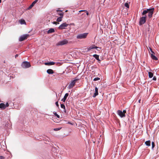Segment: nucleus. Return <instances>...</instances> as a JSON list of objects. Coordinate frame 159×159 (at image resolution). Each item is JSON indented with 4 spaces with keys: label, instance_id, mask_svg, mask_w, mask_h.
<instances>
[{
    "label": "nucleus",
    "instance_id": "1",
    "mask_svg": "<svg viewBox=\"0 0 159 159\" xmlns=\"http://www.w3.org/2000/svg\"><path fill=\"white\" fill-rule=\"evenodd\" d=\"M154 10V8H153L151 9H147V10H144L142 12V15L143 16H144L148 13V17L149 18H150L152 16Z\"/></svg>",
    "mask_w": 159,
    "mask_h": 159
},
{
    "label": "nucleus",
    "instance_id": "2",
    "mask_svg": "<svg viewBox=\"0 0 159 159\" xmlns=\"http://www.w3.org/2000/svg\"><path fill=\"white\" fill-rule=\"evenodd\" d=\"M126 113V110H124L123 111L120 110H119L117 111V114L121 118L125 117V113Z\"/></svg>",
    "mask_w": 159,
    "mask_h": 159
},
{
    "label": "nucleus",
    "instance_id": "3",
    "mask_svg": "<svg viewBox=\"0 0 159 159\" xmlns=\"http://www.w3.org/2000/svg\"><path fill=\"white\" fill-rule=\"evenodd\" d=\"M88 34V33H84L78 34L76 37L77 39H84L86 38Z\"/></svg>",
    "mask_w": 159,
    "mask_h": 159
},
{
    "label": "nucleus",
    "instance_id": "4",
    "mask_svg": "<svg viewBox=\"0 0 159 159\" xmlns=\"http://www.w3.org/2000/svg\"><path fill=\"white\" fill-rule=\"evenodd\" d=\"M79 80L78 79H75L72 81L69 84L68 88L69 89L72 88L75 85L76 82Z\"/></svg>",
    "mask_w": 159,
    "mask_h": 159
},
{
    "label": "nucleus",
    "instance_id": "5",
    "mask_svg": "<svg viewBox=\"0 0 159 159\" xmlns=\"http://www.w3.org/2000/svg\"><path fill=\"white\" fill-rule=\"evenodd\" d=\"M68 43V41L66 39L58 42L57 44V46H61L67 44Z\"/></svg>",
    "mask_w": 159,
    "mask_h": 159
},
{
    "label": "nucleus",
    "instance_id": "6",
    "mask_svg": "<svg viewBox=\"0 0 159 159\" xmlns=\"http://www.w3.org/2000/svg\"><path fill=\"white\" fill-rule=\"evenodd\" d=\"M21 66L23 68H26L30 67L31 66V65L29 62L26 61L22 62Z\"/></svg>",
    "mask_w": 159,
    "mask_h": 159
},
{
    "label": "nucleus",
    "instance_id": "7",
    "mask_svg": "<svg viewBox=\"0 0 159 159\" xmlns=\"http://www.w3.org/2000/svg\"><path fill=\"white\" fill-rule=\"evenodd\" d=\"M146 15H145V16H144L140 18L139 22L140 25H142L143 24L146 22Z\"/></svg>",
    "mask_w": 159,
    "mask_h": 159
},
{
    "label": "nucleus",
    "instance_id": "8",
    "mask_svg": "<svg viewBox=\"0 0 159 159\" xmlns=\"http://www.w3.org/2000/svg\"><path fill=\"white\" fill-rule=\"evenodd\" d=\"M29 36L28 34H25L21 36L19 38V41H22L26 39Z\"/></svg>",
    "mask_w": 159,
    "mask_h": 159
},
{
    "label": "nucleus",
    "instance_id": "9",
    "mask_svg": "<svg viewBox=\"0 0 159 159\" xmlns=\"http://www.w3.org/2000/svg\"><path fill=\"white\" fill-rule=\"evenodd\" d=\"M68 25V24L64 23L61 24L59 27L58 28L60 30H62L65 29L66 27H67Z\"/></svg>",
    "mask_w": 159,
    "mask_h": 159
},
{
    "label": "nucleus",
    "instance_id": "10",
    "mask_svg": "<svg viewBox=\"0 0 159 159\" xmlns=\"http://www.w3.org/2000/svg\"><path fill=\"white\" fill-rule=\"evenodd\" d=\"M100 48L96 46L95 45L93 44L92 45H91L90 47H88L87 48V51H89L91 49L93 48H96L97 49V48Z\"/></svg>",
    "mask_w": 159,
    "mask_h": 159
},
{
    "label": "nucleus",
    "instance_id": "11",
    "mask_svg": "<svg viewBox=\"0 0 159 159\" xmlns=\"http://www.w3.org/2000/svg\"><path fill=\"white\" fill-rule=\"evenodd\" d=\"M98 95V89L97 87L95 88V92L94 93L93 97L94 98Z\"/></svg>",
    "mask_w": 159,
    "mask_h": 159
},
{
    "label": "nucleus",
    "instance_id": "12",
    "mask_svg": "<svg viewBox=\"0 0 159 159\" xmlns=\"http://www.w3.org/2000/svg\"><path fill=\"white\" fill-rule=\"evenodd\" d=\"M69 95V94L68 93H66L65 94V96L64 97V98L63 99H61V101H63V102H65L66 101V98Z\"/></svg>",
    "mask_w": 159,
    "mask_h": 159
},
{
    "label": "nucleus",
    "instance_id": "13",
    "mask_svg": "<svg viewBox=\"0 0 159 159\" xmlns=\"http://www.w3.org/2000/svg\"><path fill=\"white\" fill-rule=\"evenodd\" d=\"M57 14L60 16H61L63 17L64 13L61 11L59 10H57Z\"/></svg>",
    "mask_w": 159,
    "mask_h": 159
},
{
    "label": "nucleus",
    "instance_id": "14",
    "mask_svg": "<svg viewBox=\"0 0 159 159\" xmlns=\"http://www.w3.org/2000/svg\"><path fill=\"white\" fill-rule=\"evenodd\" d=\"M55 64V63L54 62H45L44 64L46 65H54Z\"/></svg>",
    "mask_w": 159,
    "mask_h": 159
},
{
    "label": "nucleus",
    "instance_id": "15",
    "mask_svg": "<svg viewBox=\"0 0 159 159\" xmlns=\"http://www.w3.org/2000/svg\"><path fill=\"white\" fill-rule=\"evenodd\" d=\"M153 53H152L151 55V58L154 60L157 61L158 60L157 58L153 55Z\"/></svg>",
    "mask_w": 159,
    "mask_h": 159
},
{
    "label": "nucleus",
    "instance_id": "16",
    "mask_svg": "<svg viewBox=\"0 0 159 159\" xmlns=\"http://www.w3.org/2000/svg\"><path fill=\"white\" fill-rule=\"evenodd\" d=\"M55 32V30L53 28H51L48 31V34H50L51 33H54Z\"/></svg>",
    "mask_w": 159,
    "mask_h": 159
},
{
    "label": "nucleus",
    "instance_id": "17",
    "mask_svg": "<svg viewBox=\"0 0 159 159\" xmlns=\"http://www.w3.org/2000/svg\"><path fill=\"white\" fill-rule=\"evenodd\" d=\"M47 72L48 74H52L54 73L53 70L51 69H49L47 71Z\"/></svg>",
    "mask_w": 159,
    "mask_h": 159
},
{
    "label": "nucleus",
    "instance_id": "18",
    "mask_svg": "<svg viewBox=\"0 0 159 159\" xmlns=\"http://www.w3.org/2000/svg\"><path fill=\"white\" fill-rule=\"evenodd\" d=\"M93 56L97 60H98L99 61H100V60L99 59V55H97V54H94L93 55Z\"/></svg>",
    "mask_w": 159,
    "mask_h": 159
},
{
    "label": "nucleus",
    "instance_id": "19",
    "mask_svg": "<svg viewBox=\"0 0 159 159\" xmlns=\"http://www.w3.org/2000/svg\"><path fill=\"white\" fill-rule=\"evenodd\" d=\"M145 143L147 146H150L151 144V141L150 140L146 141L145 142Z\"/></svg>",
    "mask_w": 159,
    "mask_h": 159
},
{
    "label": "nucleus",
    "instance_id": "20",
    "mask_svg": "<svg viewBox=\"0 0 159 159\" xmlns=\"http://www.w3.org/2000/svg\"><path fill=\"white\" fill-rule=\"evenodd\" d=\"M6 108L5 105L3 103H1L0 104V108L5 109Z\"/></svg>",
    "mask_w": 159,
    "mask_h": 159
},
{
    "label": "nucleus",
    "instance_id": "21",
    "mask_svg": "<svg viewBox=\"0 0 159 159\" xmlns=\"http://www.w3.org/2000/svg\"><path fill=\"white\" fill-rule=\"evenodd\" d=\"M19 21L21 24H26L25 21L24 20H19Z\"/></svg>",
    "mask_w": 159,
    "mask_h": 159
},
{
    "label": "nucleus",
    "instance_id": "22",
    "mask_svg": "<svg viewBox=\"0 0 159 159\" xmlns=\"http://www.w3.org/2000/svg\"><path fill=\"white\" fill-rule=\"evenodd\" d=\"M62 16H60V17L58 18L57 19V21L58 22L61 21L62 20Z\"/></svg>",
    "mask_w": 159,
    "mask_h": 159
},
{
    "label": "nucleus",
    "instance_id": "23",
    "mask_svg": "<svg viewBox=\"0 0 159 159\" xmlns=\"http://www.w3.org/2000/svg\"><path fill=\"white\" fill-rule=\"evenodd\" d=\"M149 77L150 78H152L153 76V74L151 72H148Z\"/></svg>",
    "mask_w": 159,
    "mask_h": 159
},
{
    "label": "nucleus",
    "instance_id": "24",
    "mask_svg": "<svg viewBox=\"0 0 159 159\" xmlns=\"http://www.w3.org/2000/svg\"><path fill=\"white\" fill-rule=\"evenodd\" d=\"M53 114L56 116L58 118H59L60 117V116L58 115L56 112H53Z\"/></svg>",
    "mask_w": 159,
    "mask_h": 159
},
{
    "label": "nucleus",
    "instance_id": "25",
    "mask_svg": "<svg viewBox=\"0 0 159 159\" xmlns=\"http://www.w3.org/2000/svg\"><path fill=\"white\" fill-rule=\"evenodd\" d=\"M61 128H55L53 129L54 130V131H58V130H60V129H61Z\"/></svg>",
    "mask_w": 159,
    "mask_h": 159
},
{
    "label": "nucleus",
    "instance_id": "26",
    "mask_svg": "<svg viewBox=\"0 0 159 159\" xmlns=\"http://www.w3.org/2000/svg\"><path fill=\"white\" fill-rule=\"evenodd\" d=\"M61 107L62 108H63L64 109H65V107L64 104H61Z\"/></svg>",
    "mask_w": 159,
    "mask_h": 159
},
{
    "label": "nucleus",
    "instance_id": "27",
    "mask_svg": "<svg viewBox=\"0 0 159 159\" xmlns=\"http://www.w3.org/2000/svg\"><path fill=\"white\" fill-rule=\"evenodd\" d=\"M152 149H153V148L155 147V145L154 142H152Z\"/></svg>",
    "mask_w": 159,
    "mask_h": 159
},
{
    "label": "nucleus",
    "instance_id": "28",
    "mask_svg": "<svg viewBox=\"0 0 159 159\" xmlns=\"http://www.w3.org/2000/svg\"><path fill=\"white\" fill-rule=\"evenodd\" d=\"M125 7H127V8H129V6L127 3H125Z\"/></svg>",
    "mask_w": 159,
    "mask_h": 159
},
{
    "label": "nucleus",
    "instance_id": "29",
    "mask_svg": "<svg viewBox=\"0 0 159 159\" xmlns=\"http://www.w3.org/2000/svg\"><path fill=\"white\" fill-rule=\"evenodd\" d=\"M100 79L99 78H98V77H96V78H95L93 79V81H96L99 80Z\"/></svg>",
    "mask_w": 159,
    "mask_h": 159
},
{
    "label": "nucleus",
    "instance_id": "30",
    "mask_svg": "<svg viewBox=\"0 0 159 159\" xmlns=\"http://www.w3.org/2000/svg\"><path fill=\"white\" fill-rule=\"evenodd\" d=\"M52 23L54 24L57 25L59 24V23L56 21H53Z\"/></svg>",
    "mask_w": 159,
    "mask_h": 159
},
{
    "label": "nucleus",
    "instance_id": "31",
    "mask_svg": "<svg viewBox=\"0 0 159 159\" xmlns=\"http://www.w3.org/2000/svg\"><path fill=\"white\" fill-rule=\"evenodd\" d=\"M33 6H32V5H31L28 8V10L31 9Z\"/></svg>",
    "mask_w": 159,
    "mask_h": 159
},
{
    "label": "nucleus",
    "instance_id": "32",
    "mask_svg": "<svg viewBox=\"0 0 159 159\" xmlns=\"http://www.w3.org/2000/svg\"><path fill=\"white\" fill-rule=\"evenodd\" d=\"M38 1V0H35L33 2L35 4Z\"/></svg>",
    "mask_w": 159,
    "mask_h": 159
},
{
    "label": "nucleus",
    "instance_id": "33",
    "mask_svg": "<svg viewBox=\"0 0 159 159\" xmlns=\"http://www.w3.org/2000/svg\"><path fill=\"white\" fill-rule=\"evenodd\" d=\"M55 104H56V105L57 107H59V104H58V102H56V103H55Z\"/></svg>",
    "mask_w": 159,
    "mask_h": 159
},
{
    "label": "nucleus",
    "instance_id": "34",
    "mask_svg": "<svg viewBox=\"0 0 159 159\" xmlns=\"http://www.w3.org/2000/svg\"><path fill=\"white\" fill-rule=\"evenodd\" d=\"M5 107H8L9 106V105L8 104V103L7 102V103L6 104V105H5Z\"/></svg>",
    "mask_w": 159,
    "mask_h": 159
},
{
    "label": "nucleus",
    "instance_id": "35",
    "mask_svg": "<svg viewBox=\"0 0 159 159\" xmlns=\"http://www.w3.org/2000/svg\"><path fill=\"white\" fill-rule=\"evenodd\" d=\"M150 50L151 51V52H152V53H153L154 54H155L154 52L153 51H152V49L151 48H150Z\"/></svg>",
    "mask_w": 159,
    "mask_h": 159
},
{
    "label": "nucleus",
    "instance_id": "36",
    "mask_svg": "<svg viewBox=\"0 0 159 159\" xmlns=\"http://www.w3.org/2000/svg\"><path fill=\"white\" fill-rule=\"evenodd\" d=\"M86 10H80V11H79V12H85V11Z\"/></svg>",
    "mask_w": 159,
    "mask_h": 159
},
{
    "label": "nucleus",
    "instance_id": "37",
    "mask_svg": "<svg viewBox=\"0 0 159 159\" xmlns=\"http://www.w3.org/2000/svg\"><path fill=\"white\" fill-rule=\"evenodd\" d=\"M153 80H156V77L155 76H154L153 78Z\"/></svg>",
    "mask_w": 159,
    "mask_h": 159
},
{
    "label": "nucleus",
    "instance_id": "38",
    "mask_svg": "<svg viewBox=\"0 0 159 159\" xmlns=\"http://www.w3.org/2000/svg\"><path fill=\"white\" fill-rule=\"evenodd\" d=\"M4 157L3 156H0V159H4Z\"/></svg>",
    "mask_w": 159,
    "mask_h": 159
},
{
    "label": "nucleus",
    "instance_id": "39",
    "mask_svg": "<svg viewBox=\"0 0 159 159\" xmlns=\"http://www.w3.org/2000/svg\"><path fill=\"white\" fill-rule=\"evenodd\" d=\"M85 12L86 13L87 15V16H88V15H89V13H88V11H86H86H85Z\"/></svg>",
    "mask_w": 159,
    "mask_h": 159
},
{
    "label": "nucleus",
    "instance_id": "40",
    "mask_svg": "<svg viewBox=\"0 0 159 159\" xmlns=\"http://www.w3.org/2000/svg\"><path fill=\"white\" fill-rule=\"evenodd\" d=\"M18 54H16L15 55V57L16 58L17 57H18Z\"/></svg>",
    "mask_w": 159,
    "mask_h": 159
},
{
    "label": "nucleus",
    "instance_id": "41",
    "mask_svg": "<svg viewBox=\"0 0 159 159\" xmlns=\"http://www.w3.org/2000/svg\"><path fill=\"white\" fill-rule=\"evenodd\" d=\"M31 5H32V6H34V4L33 3V2H32V3L31 4Z\"/></svg>",
    "mask_w": 159,
    "mask_h": 159
},
{
    "label": "nucleus",
    "instance_id": "42",
    "mask_svg": "<svg viewBox=\"0 0 159 159\" xmlns=\"http://www.w3.org/2000/svg\"><path fill=\"white\" fill-rule=\"evenodd\" d=\"M140 101H141V100L140 99L139 101V102H140Z\"/></svg>",
    "mask_w": 159,
    "mask_h": 159
},
{
    "label": "nucleus",
    "instance_id": "43",
    "mask_svg": "<svg viewBox=\"0 0 159 159\" xmlns=\"http://www.w3.org/2000/svg\"><path fill=\"white\" fill-rule=\"evenodd\" d=\"M67 11H68L67 10H66L65 11V12H67Z\"/></svg>",
    "mask_w": 159,
    "mask_h": 159
},
{
    "label": "nucleus",
    "instance_id": "44",
    "mask_svg": "<svg viewBox=\"0 0 159 159\" xmlns=\"http://www.w3.org/2000/svg\"><path fill=\"white\" fill-rule=\"evenodd\" d=\"M1 0H0V3H1Z\"/></svg>",
    "mask_w": 159,
    "mask_h": 159
},
{
    "label": "nucleus",
    "instance_id": "45",
    "mask_svg": "<svg viewBox=\"0 0 159 159\" xmlns=\"http://www.w3.org/2000/svg\"><path fill=\"white\" fill-rule=\"evenodd\" d=\"M65 112H66V111H64Z\"/></svg>",
    "mask_w": 159,
    "mask_h": 159
}]
</instances>
